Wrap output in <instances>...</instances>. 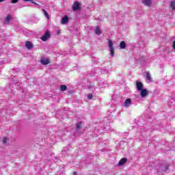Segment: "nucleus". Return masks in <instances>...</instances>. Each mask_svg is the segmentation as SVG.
Masks as SVG:
<instances>
[{
  "label": "nucleus",
  "instance_id": "f257e3e1",
  "mask_svg": "<svg viewBox=\"0 0 175 175\" xmlns=\"http://www.w3.org/2000/svg\"><path fill=\"white\" fill-rule=\"evenodd\" d=\"M108 46L109 47V52L111 57H114V44L113 43V41L111 40H109L108 41Z\"/></svg>",
  "mask_w": 175,
  "mask_h": 175
},
{
  "label": "nucleus",
  "instance_id": "f03ea898",
  "mask_svg": "<svg viewBox=\"0 0 175 175\" xmlns=\"http://www.w3.org/2000/svg\"><path fill=\"white\" fill-rule=\"evenodd\" d=\"M51 36V33H50V31L46 30L43 36L41 37V40H42V42H47L48 39H50Z\"/></svg>",
  "mask_w": 175,
  "mask_h": 175
},
{
  "label": "nucleus",
  "instance_id": "7ed1b4c3",
  "mask_svg": "<svg viewBox=\"0 0 175 175\" xmlns=\"http://www.w3.org/2000/svg\"><path fill=\"white\" fill-rule=\"evenodd\" d=\"M136 88L137 91H142L144 89V86L143 85V83L142 82H140L139 81H137Z\"/></svg>",
  "mask_w": 175,
  "mask_h": 175
},
{
  "label": "nucleus",
  "instance_id": "20e7f679",
  "mask_svg": "<svg viewBox=\"0 0 175 175\" xmlns=\"http://www.w3.org/2000/svg\"><path fill=\"white\" fill-rule=\"evenodd\" d=\"M139 92H140V96L142 98H146V96L148 95V90H147L146 89H142Z\"/></svg>",
  "mask_w": 175,
  "mask_h": 175
},
{
  "label": "nucleus",
  "instance_id": "39448f33",
  "mask_svg": "<svg viewBox=\"0 0 175 175\" xmlns=\"http://www.w3.org/2000/svg\"><path fill=\"white\" fill-rule=\"evenodd\" d=\"M72 10H80V3H79V1H75L74 3V5H72Z\"/></svg>",
  "mask_w": 175,
  "mask_h": 175
},
{
  "label": "nucleus",
  "instance_id": "423d86ee",
  "mask_svg": "<svg viewBox=\"0 0 175 175\" xmlns=\"http://www.w3.org/2000/svg\"><path fill=\"white\" fill-rule=\"evenodd\" d=\"M10 20H12V16L10 14H8L4 20L5 25H9V24H10Z\"/></svg>",
  "mask_w": 175,
  "mask_h": 175
},
{
  "label": "nucleus",
  "instance_id": "0eeeda50",
  "mask_svg": "<svg viewBox=\"0 0 175 175\" xmlns=\"http://www.w3.org/2000/svg\"><path fill=\"white\" fill-rule=\"evenodd\" d=\"M68 23H69V17H68V15H66L62 19L61 23L64 25L68 24Z\"/></svg>",
  "mask_w": 175,
  "mask_h": 175
},
{
  "label": "nucleus",
  "instance_id": "6e6552de",
  "mask_svg": "<svg viewBox=\"0 0 175 175\" xmlns=\"http://www.w3.org/2000/svg\"><path fill=\"white\" fill-rule=\"evenodd\" d=\"M127 161H128V159L127 158H122L118 162V166H122V165H125V163H126Z\"/></svg>",
  "mask_w": 175,
  "mask_h": 175
},
{
  "label": "nucleus",
  "instance_id": "1a4fd4ad",
  "mask_svg": "<svg viewBox=\"0 0 175 175\" xmlns=\"http://www.w3.org/2000/svg\"><path fill=\"white\" fill-rule=\"evenodd\" d=\"M25 47H27L28 50H31V49H33V44H32V42L27 41L25 43Z\"/></svg>",
  "mask_w": 175,
  "mask_h": 175
},
{
  "label": "nucleus",
  "instance_id": "9d476101",
  "mask_svg": "<svg viewBox=\"0 0 175 175\" xmlns=\"http://www.w3.org/2000/svg\"><path fill=\"white\" fill-rule=\"evenodd\" d=\"M40 63L42 65H49L50 64V59H41Z\"/></svg>",
  "mask_w": 175,
  "mask_h": 175
},
{
  "label": "nucleus",
  "instance_id": "9b49d317",
  "mask_svg": "<svg viewBox=\"0 0 175 175\" xmlns=\"http://www.w3.org/2000/svg\"><path fill=\"white\" fill-rule=\"evenodd\" d=\"M119 46L122 50L126 49V43H125V41H122Z\"/></svg>",
  "mask_w": 175,
  "mask_h": 175
},
{
  "label": "nucleus",
  "instance_id": "f8f14e48",
  "mask_svg": "<svg viewBox=\"0 0 175 175\" xmlns=\"http://www.w3.org/2000/svg\"><path fill=\"white\" fill-rule=\"evenodd\" d=\"M94 33H96V35H98V36L102 33V31H100L99 26L96 27V29L94 30Z\"/></svg>",
  "mask_w": 175,
  "mask_h": 175
},
{
  "label": "nucleus",
  "instance_id": "ddd939ff",
  "mask_svg": "<svg viewBox=\"0 0 175 175\" xmlns=\"http://www.w3.org/2000/svg\"><path fill=\"white\" fill-rule=\"evenodd\" d=\"M142 3L146 6H151V0H142Z\"/></svg>",
  "mask_w": 175,
  "mask_h": 175
},
{
  "label": "nucleus",
  "instance_id": "4468645a",
  "mask_svg": "<svg viewBox=\"0 0 175 175\" xmlns=\"http://www.w3.org/2000/svg\"><path fill=\"white\" fill-rule=\"evenodd\" d=\"M42 12L44 16L49 20L50 18V15H49V13L47 12V11H46V10L44 9H42Z\"/></svg>",
  "mask_w": 175,
  "mask_h": 175
},
{
  "label": "nucleus",
  "instance_id": "2eb2a0df",
  "mask_svg": "<svg viewBox=\"0 0 175 175\" xmlns=\"http://www.w3.org/2000/svg\"><path fill=\"white\" fill-rule=\"evenodd\" d=\"M131 103V101L130 98H127L124 102V107H128V106H130Z\"/></svg>",
  "mask_w": 175,
  "mask_h": 175
},
{
  "label": "nucleus",
  "instance_id": "dca6fc26",
  "mask_svg": "<svg viewBox=\"0 0 175 175\" xmlns=\"http://www.w3.org/2000/svg\"><path fill=\"white\" fill-rule=\"evenodd\" d=\"M146 79L148 81H151L152 78H151V74H150V72H146Z\"/></svg>",
  "mask_w": 175,
  "mask_h": 175
},
{
  "label": "nucleus",
  "instance_id": "f3484780",
  "mask_svg": "<svg viewBox=\"0 0 175 175\" xmlns=\"http://www.w3.org/2000/svg\"><path fill=\"white\" fill-rule=\"evenodd\" d=\"M60 90L61 91H66V90H68V87L65 85H62L60 86Z\"/></svg>",
  "mask_w": 175,
  "mask_h": 175
},
{
  "label": "nucleus",
  "instance_id": "a211bd4d",
  "mask_svg": "<svg viewBox=\"0 0 175 175\" xmlns=\"http://www.w3.org/2000/svg\"><path fill=\"white\" fill-rule=\"evenodd\" d=\"M81 122H79L77 124V126H76V131H79V129H80L81 128Z\"/></svg>",
  "mask_w": 175,
  "mask_h": 175
},
{
  "label": "nucleus",
  "instance_id": "6ab92c4d",
  "mask_svg": "<svg viewBox=\"0 0 175 175\" xmlns=\"http://www.w3.org/2000/svg\"><path fill=\"white\" fill-rule=\"evenodd\" d=\"M171 8L172 10H175V1H171Z\"/></svg>",
  "mask_w": 175,
  "mask_h": 175
},
{
  "label": "nucleus",
  "instance_id": "aec40b11",
  "mask_svg": "<svg viewBox=\"0 0 175 175\" xmlns=\"http://www.w3.org/2000/svg\"><path fill=\"white\" fill-rule=\"evenodd\" d=\"M3 143H4V144H6V143H8V138L7 137H4L3 139Z\"/></svg>",
  "mask_w": 175,
  "mask_h": 175
},
{
  "label": "nucleus",
  "instance_id": "412c9836",
  "mask_svg": "<svg viewBox=\"0 0 175 175\" xmlns=\"http://www.w3.org/2000/svg\"><path fill=\"white\" fill-rule=\"evenodd\" d=\"M92 94H89L88 95V99H89V100H91V99H92Z\"/></svg>",
  "mask_w": 175,
  "mask_h": 175
},
{
  "label": "nucleus",
  "instance_id": "4be33fe9",
  "mask_svg": "<svg viewBox=\"0 0 175 175\" xmlns=\"http://www.w3.org/2000/svg\"><path fill=\"white\" fill-rule=\"evenodd\" d=\"M33 21L36 23L39 21V18H34V19L33 20Z\"/></svg>",
  "mask_w": 175,
  "mask_h": 175
},
{
  "label": "nucleus",
  "instance_id": "5701e85b",
  "mask_svg": "<svg viewBox=\"0 0 175 175\" xmlns=\"http://www.w3.org/2000/svg\"><path fill=\"white\" fill-rule=\"evenodd\" d=\"M19 0H11V3H17Z\"/></svg>",
  "mask_w": 175,
  "mask_h": 175
},
{
  "label": "nucleus",
  "instance_id": "b1692460",
  "mask_svg": "<svg viewBox=\"0 0 175 175\" xmlns=\"http://www.w3.org/2000/svg\"><path fill=\"white\" fill-rule=\"evenodd\" d=\"M172 47H173V49H174V50H175V41L173 42Z\"/></svg>",
  "mask_w": 175,
  "mask_h": 175
},
{
  "label": "nucleus",
  "instance_id": "393cba45",
  "mask_svg": "<svg viewBox=\"0 0 175 175\" xmlns=\"http://www.w3.org/2000/svg\"><path fill=\"white\" fill-rule=\"evenodd\" d=\"M59 33H61V31H60L59 30H57V35H59Z\"/></svg>",
  "mask_w": 175,
  "mask_h": 175
},
{
  "label": "nucleus",
  "instance_id": "a878e982",
  "mask_svg": "<svg viewBox=\"0 0 175 175\" xmlns=\"http://www.w3.org/2000/svg\"><path fill=\"white\" fill-rule=\"evenodd\" d=\"M23 1H24V2H29V1H31L32 0H23Z\"/></svg>",
  "mask_w": 175,
  "mask_h": 175
},
{
  "label": "nucleus",
  "instance_id": "bb28decb",
  "mask_svg": "<svg viewBox=\"0 0 175 175\" xmlns=\"http://www.w3.org/2000/svg\"><path fill=\"white\" fill-rule=\"evenodd\" d=\"M167 169H168V168H167V166H165V170H164V172H166V170H167Z\"/></svg>",
  "mask_w": 175,
  "mask_h": 175
},
{
  "label": "nucleus",
  "instance_id": "cd10ccee",
  "mask_svg": "<svg viewBox=\"0 0 175 175\" xmlns=\"http://www.w3.org/2000/svg\"><path fill=\"white\" fill-rule=\"evenodd\" d=\"M77 174V172H74V175H76Z\"/></svg>",
  "mask_w": 175,
  "mask_h": 175
},
{
  "label": "nucleus",
  "instance_id": "c85d7f7f",
  "mask_svg": "<svg viewBox=\"0 0 175 175\" xmlns=\"http://www.w3.org/2000/svg\"><path fill=\"white\" fill-rule=\"evenodd\" d=\"M4 1H5V0H0V2H3Z\"/></svg>",
  "mask_w": 175,
  "mask_h": 175
},
{
  "label": "nucleus",
  "instance_id": "c756f323",
  "mask_svg": "<svg viewBox=\"0 0 175 175\" xmlns=\"http://www.w3.org/2000/svg\"><path fill=\"white\" fill-rule=\"evenodd\" d=\"M99 85H102V84H100V82L99 83Z\"/></svg>",
  "mask_w": 175,
  "mask_h": 175
}]
</instances>
